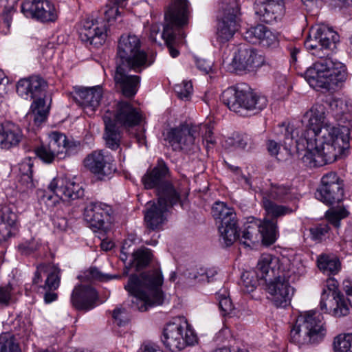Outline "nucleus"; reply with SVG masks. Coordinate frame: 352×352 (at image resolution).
Returning a JSON list of instances; mask_svg holds the SVG:
<instances>
[{"instance_id":"nucleus-44","label":"nucleus","mask_w":352,"mask_h":352,"mask_svg":"<svg viewBox=\"0 0 352 352\" xmlns=\"http://www.w3.org/2000/svg\"><path fill=\"white\" fill-rule=\"evenodd\" d=\"M219 300V307L223 316L232 317L235 315L234 308L229 298L228 292L224 289L222 292H219L216 294Z\"/></svg>"},{"instance_id":"nucleus-58","label":"nucleus","mask_w":352,"mask_h":352,"mask_svg":"<svg viewBox=\"0 0 352 352\" xmlns=\"http://www.w3.org/2000/svg\"><path fill=\"white\" fill-rule=\"evenodd\" d=\"M329 226L327 223H321L310 229V233L312 239L315 241H321L328 233Z\"/></svg>"},{"instance_id":"nucleus-50","label":"nucleus","mask_w":352,"mask_h":352,"mask_svg":"<svg viewBox=\"0 0 352 352\" xmlns=\"http://www.w3.org/2000/svg\"><path fill=\"white\" fill-rule=\"evenodd\" d=\"M258 43L265 47L275 48L278 46L279 42L277 36L265 26Z\"/></svg>"},{"instance_id":"nucleus-48","label":"nucleus","mask_w":352,"mask_h":352,"mask_svg":"<svg viewBox=\"0 0 352 352\" xmlns=\"http://www.w3.org/2000/svg\"><path fill=\"white\" fill-rule=\"evenodd\" d=\"M49 148L47 144H42L35 149L36 155L46 164L52 163L56 159L60 160L59 155H56L52 148Z\"/></svg>"},{"instance_id":"nucleus-18","label":"nucleus","mask_w":352,"mask_h":352,"mask_svg":"<svg viewBox=\"0 0 352 352\" xmlns=\"http://www.w3.org/2000/svg\"><path fill=\"white\" fill-rule=\"evenodd\" d=\"M221 14L218 16L217 34L221 42L230 40L238 30L239 24L237 19L238 8L234 1L222 2Z\"/></svg>"},{"instance_id":"nucleus-24","label":"nucleus","mask_w":352,"mask_h":352,"mask_svg":"<svg viewBox=\"0 0 352 352\" xmlns=\"http://www.w3.org/2000/svg\"><path fill=\"white\" fill-rule=\"evenodd\" d=\"M84 165L99 177L108 176L115 170L113 157L104 150L95 151L88 155L84 160Z\"/></svg>"},{"instance_id":"nucleus-39","label":"nucleus","mask_w":352,"mask_h":352,"mask_svg":"<svg viewBox=\"0 0 352 352\" xmlns=\"http://www.w3.org/2000/svg\"><path fill=\"white\" fill-rule=\"evenodd\" d=\"M22 138L21 130L12 124L0 127V147L9 149L18 145Z\"/></svg>"},{"instance_id":"nucleus-59","label":"nucleus","mask_w":352,"mask_h":352,"mask_svg":"<svg viewBox=\"0 0 352 352\" xmlns=\"http://www.w3.org/2000/svg\"><path fill=\"white\" fill-rule=\"evenodd\" d=\"M112 316L115 322L120 327L124 326L130 320L126 310L124 308H116L113 311Z\"/></svg>"},{"instance_id":"nucleus-26","label":"nucleus","mask_w":352,"mask_h":352,"mask_svg":"<svg viewBox=\"0 0 352 352\" xmlns=\"http://www.w3.org/2000/svg\"><path fill=\"white\" fill-rule=\"evenodd\" d=\"M320 308L322 311L334 317L340 318L349 314L346 300L341 292H329L321 294Z\"/></svg>"},{"instance_id":"nucleus-14","label":"nucleus","mask_w":352,"mask_h":352,"mask_svg":"<svg viewBox=\"0 0 352 352\" xmlns=\"http://www.w3.org/2000/svg\"><path fill=\"white\" fill-rule=\"evenodd\" d=\"M212 215L218 226L221 243L226 247L232 245L239 236L238 220L234 209L223 202H216L212 208Z\"/></svg>"},{"instance_id":"nucleus-2","label":"nucleus","mask_w":352,"mask_h":352,"mask_svg":"<svg viewBox=\"0 0 352 352\" xmlns=\"http://www.w3.org/2000/svg\"><path fill=\"white\" fill-rule=\"evenodd\" d=\"M163 277L160 271L152 270L140 276L131 274L124 289L131 296V307L145 311L149 307L163 302L161 286Z\"/></svg>"},{"instance_id":"nucleus-56","label":"nucleus","mask_w":352,"mask_h":352,"mask_svg":"<svg viewBox=\"0 0 352 352\" xmlns=\"http://www.w3.org/2000/svg\"><path fill=\"white\" fill-rule=\"evenodd\" d=\"M233 141L235 146L243 149H250L254 145L253 138L248 134L236 135Z\"/></svg>"},{"instance_id":"nucleus-15","label":"nucleus","mask_w":352,"mask_h":352,"mask_svg":"<svg viewBox=\"0 0 352 352\" xmlns=\"http://www.w3.org/2000/svg\"><path fill=\"white\" fill-rule=\"evenodd\" d=\"M161 340L166 349L174 352L184 349L187 345H193L197 342V336L187 323L183 326L180 323L170 322L164 328Z\"/></svg>"},{"instance_id":"nucleus-51","label":"nucleus","mask_w":352,"mask_h":352,"mask_svg":"<svg viewBox=\"0 0 352 352\" xmlns=\"http://www.w3.org/2000/svg\"><path fill=\"white\" fill-rule=\"evenodd\" d=\"M256 274L255 272H245L241 275V283L242 285L245 287V292H251L254 290L258 285V280L260 278L256 277L254 275Z\"/></svg>"},{"instance_id":"nucleus-33","label":"nucleus","mask_w":352,"mask_h":352,"mask_svg":"<svg viewBox=\"0 0 352 352\" xmlns=\"http://www.w3.org/2000/svg\"><path fill=\"white\" fill-rule=\"evenodd\" d=\"M168 168L162 160L157 161V165L147 170L142 178V182L146 189H155V192L168 182Z\"/></svg>"},{"instance_id":"nucleus-54","label":"nucleus","mask_w":352,"mask_h":352,"mask_svg":"<svg viewBox=\"0 0 352 352\" xmlns=\"http://www.w3.org/2000/svg\"><path fill=\"white\" fill-rule=\"evenodd\" d=\"M174 89L180 99L188 100L192 92V85L190 81H183L182 84L176 85Z\"/></svg>"},{"instance_id":"nucleus-52","label":"nucleus","mask_w":352,"mask_h":352,"mask_svg":"<svg viewBox=\"0 0 352 352\" xmlns=\"http://www.w3.org/2000/svg\"><path fill=\"white\" fill-rule=\"evenodd\" d=\"M263 30H265V26L263 25L251 27L243 33L244 38L249 43H258Z\"/></svg>"},{"instance_id":"nucleus-12","label":"nucleus","mask_w":352,"mask_h":352,"mask_svg":"<svg viewBox=\"0 0 352 352\" xmlns=\"http://www.w3.org/2000/svg\"><path fill=\"white\" fill-rule=\"evenodd\" d=\"M166 23L164 26L162 38L168 49L170 55L176 58L179 52L176 48L177 34L178 28L187 24L188 10L187 0H174L173 4L165 12Z\"/></svg>"},{"instance_id":"nucleus-13","label":"nucleus","mask_w":352,"mask_h":352,"mask_svg":"<svg viewBox=\"0 0 352 352\" xmlns=\"http://www.w3.org/2000/svg\"><path fill=\"white\" fill-rule=\"evenodd\" d=\"M48 189L53 195L43 194L40 198V203L44 204L47 209L54 208L60 199L71 202L76 199H82L84 196L82 186L64 176L54 178L49 184Z\"/></svg>"},{"instance_id":"nucleus-31","label":"nucleus","mask_w":352,"mask_h":352,"mask_svg":"<svg viewBox=\"0 0 352 352\" xmlns=\"http://www.w3.org/2000/svg\"><path fill=\"white\" fill-rule=\"evenodd\" d=\"M19 230L18 215L9 206L0 210V245L14 236Z\"/></svg>"},{"instance_id":"nucleus-43","label":"nucleus","mask_w":352,"mask_h":352,"mask_svg":"<svg viewBox=\"0 0 352 352\" xmlns=\"http://www.w3.org/2000/svg\"><path fill=\"white\" fill-rule=\"evenodd\" d=\"M60 269L54 265H47V272L45 274L46 279L43 285V289L56 290L60 285Z\"/></svg>"},{"instance_id":"nucleus-38","label":"nucleus","mask_w":352,"mask_h":352,"mask_svg":"<svg viewBox=\"0 0 352 352\" xmlns=\"http://www.w3.org/2000/svg\"><path fill=\"white\" fill-rule=\"evenodd\" d=\"M155 193L157 197L156 202L166 206L168 210L181 201L180 192L169 181L160 187Z\"/></svg>"},{"instance_id":"nucleus-47","label":"nucleus","mask_w":352,"mask_h":352,"mask_svg":"<svg viewBox=\"0 0 352 352\" xmlns=\"http://www.w3.org/2000/svg\"><path fill=\"white\" fill-rule=\"evenodd\" d=\"M0 352H21L15 338L10 333L0 335Z\"/></svg>"},{"instance_id":"nucleus-6","label":"nucleus","mask_w":352,"mask_h":352,"mask_svg":"<svg viewBox=\"0 0 352 352\" xmlns=\"http://www.w3.org/2000/svg\"><path fill=\"white\" fill-rule=\"evenodd\" d=\"M346 78V67L331 56L321 57L305 72V78L314 89H329Z\"/></svg>"},{"instance_id":"nucleus-41","label":"nucleus","mask_w":352,"mask_h":352,"mask_svg":"<svg viewBox=\"0 0 352 352\" xmlns=\"http://www.w3.org/2000/svg\"><path fill=\"white\" fill-rule=\"evenodd\" d=\"M153 257L151 250L142 248L132 252L131 265L136 271H140L148 265Z\"/></svg>"},{"instance_id":"nucleus-55","label":"nucleus","mask_w":352,"mask_h":352,"mask_svg":"<svg viewBox=\"0 0 352 352\" xmlns=\"http://www.w3.org/2000/svg\"><path fill=\"white\" fill-rule=\"evenodd\" d=\"M348 211L345 208L328 211L327 217L329 221L336 228L340 227V220L348 216Z\"/></svg>"},{"instance_id":"nucleus-28","label":"nucleus","mask_w":352,"mask_h":352,"mask_svg":"<svg viewBox=\"0 0 352 352\" xmlns=\"http://www.w3.org/2000/svg\"><path fill=\"white\" fill-rule=\"evenodd\" d=\"M98 295L90 285L76 286L71 295L72 306L78 311H88L96 306Z\"/></svg>"},{"instance_id":"nucleus-64","label":"nucleus","mask_w":352,"mask_h":352,"mask_svg":"<svg viewBox=\"0 0 352 352\" xmlns=\"http://www.w3.org/2000/svg\"><path fill=\"white\" fill-rule=\"evenodd\" d=\"M343 289L347 296L346 301L352 307V283L349 280H344Z\"/></svg>"},{"instance_id":"nucleus-42","label":"nucleus","mask_w":352,"mask_h":352,"mask_svg":"<svg viewBox=\"0 0 352 352\" xmlns=\"http://www.w3.org/2000/svg\"><path fill=\"white\" fill-rule=\"evenodd\" d=\"M263 207L267 214L274 219L283 217L293 212V210L288 206L278 205L266 197H263Z\"/></svg>"},{"instance_id":"nucleus-10","label":"nucleus","mask_w":352,"mask_h":352,"mask_svg":"<svg viewBox=\"0 0 352 352\" xmlns=\"http://www.w3.org/2000/svg\"><path fill=\"white\" fill-rule=\"evenodd\" d=\"M147 54L141 50L140 38L133 34L120 36L116 56V65L126 66L135 72H141L151 65Z\"/></svg>"},{"instance_id":"nucleus-3","label":"nucleus","mask_w":352,"mask_h":352,"mask_svg":"<svg viewBox=\"0 0 352 352\" xmlns=\"http://www.w3.org/2000/svg\"><path fill=\"white\" fill-rule=\"evenodd\" d=\"M299 124L300 136L306 138H312L319 141H326L335 143L337 138H343V129H348L349 137L350 129L346 125L340 127L332 126L326 121L325 107L323 104L316 103L307 111L301 121L293 122ZM350 140V138H349Z\"/></svg>"},{"instance_id":"nucleus-37","label":"nucleus","mask_w":352,"mask_h":352,"mask_svg":"<svg viewBox=\"0 0 352 352\" xmlns=\"http://www.w3.org/2000/svg\"><path fill=\"white\" fill-rule=\"evenodd\" d=\"M47 144L59 159H63L67 155H70L74 150L76 145L74 142H69L66 135L58 131H53L49 134V142Z\"/></svg>"},{"instance_id":"nucleus-46","label":"nucleus","mask_w":352,"mask_h":352,"mask_svg":"<svg viewBox=\"0 0 352 352\" xmlns=\"http://www.w3.org/2000/svg\"><path fill=\"white\" fill-rule=\"evenodd\" d=\"M127 0H109L104 12V20L108 23L116 19L120 13L119 8H122Z\"/></svg>"},{"instance_id":"nucleus-60","label":"nucleus","mask_w":352,"mask_h":352,"mask_svg":"<svg viewBox=\"0 0 352 352\" xmlns=\"http://www.w3.org/2000/svg\"><path fill=\"white\" fill-rule=\"evenodd\" d=\"M32 166L30 163H23L20 167L21 170H25V173H23L22 179L25 180L27 182L28 188H32L34 186V184L32 179Z\"/></svg>"},{"instance_id":"nucleus-30","label":"nucleus","mask_w":352,"mask_h":352,"mask_svg":"<svg viewBox=\"0 0 352 352\" xmlns=\"http://www.w3.org/2000/svg\"><path fill=\"white\" fill-rule=\"evenodd\" d=\"M102 97L101 87L80 88L76 90L74 98L87 114H93L98 107Z\"/></svg>"},{"instance_id":"nucleus-11","label":"nucleus","mask_w":352,"mask_h":352,"mask_svg":"<svg viewBox=\"0 0 352 352\" xmlns=\"http://www.w3.org/2000/svg\"><path fill=\"white\" fill-rule=\"evenodd\" d=\"M277 222L274 219H261L251 218L243 224L241 235L239 230L236 240L245 247L254 248L259 242L266 246L273 244L277 238Z\"/></svg>"},{"instance_id":"nucleus-45","label":"nucleus","mask_w":352,"mask_h":352,"mask_svg":"<svg viewBox=\"0 0 352 352\" xmlns=\"http://www.w3.org/2000/svg\"><path fill=\"white\" fill-rule=\"evenodd\" d=\"M318 268L324 273L336 274L340 268V262L329 256L322 255L317 261Z\"/></svg>"},{"instance_id":"nucleus-19","label":"nucleus","mask_w":352,"mask_h":352,"mask_svg":"<svg viewBox=\"0 0 352 352\" xmlns=\"http://www.w3.org/2000/svg\"><path fill=\"white\" fill-rule=\"evenodd\" d=\"M343 185L337 174L333 172L324 175L321 185L317 189L316 197L324 204L331 206L340 203L344 196Z\"/></svg>"},{"instance_id":"nucleus-34","label":"nucleus","mask_w":352,"mask_h":352,"mask_svg":"<svg viewBox=\"0 0 352 352\" xmlns=\"http://www.w3.org/2000/svg\"><path fill=\"white\" fill-rule=\"evenodd\" d=\"M278 259L271 254H263L257 263L255 272L257 277L265 279L266 282L277 276L278 272H286L278 265Z\"/></svg>"},{"instance_id":"nucleus-57","label":"nucleus","mask_w":352,"mask_h":352,"mask_svg":"<svg viewBox=\"0 0 352 352\" xmlns=\"http://www.w3.org/2000/svg\"><path fill=\"white\" fill-rule=\"evenodd\" d=\"M13 300V288L8 284L0 287V306H8Z\"/></svg>"},{"instance_id":"nucleus-61","label":"nucleus","mask_w":352,"mask_h":352,"mask_svg":"<svg viewBox=\"0 0 352 352\" xmlns=\"http://www.w3.org/2000/svg\"><path fill=\"white\" fill-rule=\"evenodd\" d=\"M212 60H208L202 58L196 59L197 67L205 74H208L212 72Z\"/></svg>"},{"instance_id":"nucleus-7","label":"nucleus","mask_w":352,"mask_h":352,"mask_svg":"<svg viewBox=\"0 0 352 352\" xmlns=\"http://www.w3.org/2000/svg\"><path fill=\"white\" fill-rule=\"evenodd\" d=\"M326 333L323 316L316 310L305 311L298 317L290 331V340L300 346L318 344Z\"/></svg>"},{"instance_id":"nucleus-17","label":"nucleus","mask_w":352,"mask_h":352,"mask_svg":"<svg viewBox=\"0 0 352 352\" xmlns=\"http://www.w3.org/2000/svg\"><path fill=\"white\" fill-rule=\"evenodd\" d=\"M292 273L296 272L292 269L287 272H278L277 276L267 281V292L270 294V299L277 307H285L289 305L292 296L294 294V288L291 287L289 279Z\"/></svg>"},{"instance_id":"nucleus-32","label":"nucleus","mask_w":352,"mask_h":352,"mask_svg":"<svg viewBox=\"0 0 352 352\" xmlns=\"http://www.w3.org/2000/svg\"><path fill=\"white\" fill-rule=\"evenodd\" d=\"M169 210L155 201L148 203L144 211V223L149 231H159L167 221Z\"/></svg>"},{"instance_id":"nucleus-23","label":"nucleus","mask_w":352,"mask_h":352,"mask_svg":"<svg viewBox=\"0 0 352 352\" xmlns=\"http://www.w3.org/2000/svg\"><path fill=\"white\" fill-rule=\"evenodd\" d=\"M255 14L265 23H273L283 18L285 12V0H256Z\"/></svg>"},{"instance_id":"nucleus-21","label":"nucleus","mask_w":352,"mask_h":352,"mask_svg":"<svg viewBox=\"0 0 352 352\" xmlns=\"http://www.w3.org/2000/svg\"><path fill=\"white\" fill-rule=\"evenodd\" d=\"M110 206L102 202H91L84 210V218L89 227L94 231L100 230L104 233L111 228Z\"/></svg>"},{"instance_id":"nucleus-40","label":"nucleus","mask_w":352,"mask_h":352,"mask_svg":"<svg viewBox=\"0 0 352 352\" xmlns=\"http://www.w3.org/2000/svg\"><path fill=\"white\" fill-rule=\"evenodd\" d=\"M264 197L282 202L291 201L294 197L291 188L284 185H272Z\"/></svg>"},{"instance_id":"nucleus-29","label":"nucleus","mask_w":352,"mask_h":352,"mask_svg":"<svg viewBox=\"0 0 352 352\" xmlns=\"http://www.w3.org/2000/svg\"><path fill=\"white\" fill-rule=\"evenodd\" d=\"M130 70L126 66L116 65L113 75L116 87L126 98H132L136 94L140 82L139 76L127 73Z\"/></svg>"},{"instance_id":"nucleus-27","label":"nucleus","mask_w":352,"mask_h":352,"mask_svg":"<svg viewBox=\"0 0 352 352\" xmlns=\"http://www.w3.org/2000/svg\"><path fill=\"white\" fill-rule=\"evenodd\" d=\"M265 62L264 57L252 47H241L235 54L232 64L236 69L253 72L261 67Z\"/></svg>"},{"instance_id":"nucleus-49","label":"nucleus","mask_w":352,"mask_h":352,"mask_svg":"<svg viewBox=\"0 0 352 352\" xmlns=\"http://www.w3.org/2000/svg\"><path fill=\"white\" fill-rule=\"evenodd\" d=\"M333 346L335 352H352V333L337 336Z\"/></svg>"},{"instance_id":"nucleus-16","label":"nucleus","mask_w":352,"mask_h":352,"mask_svg":"<svg viewBox=\"0 0 352 352\" xmlns=\"http://www.w3.org/2000/svg\"><path fill=\"white\" fill-rule=\"evenodd\" d=\"M313 36L309 35L305 45L307 50L312 51L311 54L321 57L329 56L330 51L336 47V44L339 41V35L331 28L324 25L318 26Z\"/></svg>"},{"instance_id":"nucleus-22","label":"nucleus","mask_w":352,"mask_h":352,"mask_svg":"<svg viewBox=\"0 0 352 352\" xmlns=\"http://www.w3.org/2000/svg\"><path fill=\"white\" fill-rule=\"evenodd\" d=\"M21 8L26 17L43 23L54 21L57 18L54 4L47 0H25Z\"/></svg>"},{"instance_id":"nucleus-63","label":"nucleus","mask_w":352,"mask_h":352,"mask_svg":"<svg viewBox=\"0 0 352 352\" xmlns=\"http://www.w3.org/2000/svg\"><path fill=\"white\" fill-rule=\"evenodd\" d=\"M54 228L58 231H64L67 228V220L65 217H56L53 219Z\"/></svg>"},{"instance_id":"nucleus-36","label":"nucleus","mask_w":352,"mask_h":352,"mask_svg":"<svg viewBox=\"0 0 352 352\" xmlns=\"http://www.w3.org/2000/svg\"><path fill=\"white\" fill-rule=\"evenodd\" d=\"M323 102L329 107L333 116L340 124H344L352 120L351 107L347 101L328 96Z\"/></svg>"},{"instance_id":"nucleus-20","label":"nucleus","mask_w":352,"mask_h":352,"mask_svg":"<svg viewBox=\"0 0 352 352\" xmlns=\"http://www.w3.org/2000/svg\"><path fill=\"white\" fill-rule=\"evenodd\" d=\"M105 113L111 114L113 122L123 129L141 125L144 121L140 111L128 101L118 102L112 111L107 110Z\"/></svg>"},{"instance_id":"nucleus-62","label":"nucleus","mask_w":352,"mask_h":352,"mask_svg":"<svg viewBox=\"0 0 352 352\" xmlns=\"http://www.w3.org/2000/svg\"><path fill=\"white\" fill-rule=\"evenodd\" d=\"M89 275L92 278L96 280H98L100 281L110 280L114 278H118V276H109L108 274H105L102 273L98 268L96 267H91L89 270Z\"/></svg>"},{"instance_id":"nucleus-8","label":"nucleus","mask_w":352,"mask_h":352,"mask_svg":"<svg viewBox=\"0 0 352 352\" xmlns=\"http://www.w3.org/2000/svg\"><path fill=\"white\" fill-rule=\"evenodd\" d=\"M46 87V81L38 76L21 79L16 84V92L21 97L26 100H34L31 109L34 122L36 126L47 119L48 111L44 99Z\"/></svg>"},{"instance_id":"nucleus-1","label":"nucleus","mask_w":352,"mask_h":352,"mask_svg":"<svg viewBox=\"0 0 352 352\" xmlns=\"http://www.w3.org/2000/svg\"><path fill=\"white\" fill-rule=\"evenodd\" d=\"M342 130L344 138H337L335 143L300 136L299 124L283 122L277 126L275 133L284 148L289 152L295 149L306 166H320L333 162L349 148L348 129Z\"/></svg>"},{"instance_id":"nucleus-9","label":"nucleus","mask_w":352,"mask_h":352,"mask_svg":"<svg viewBox=\"0 0 352 352\" xmlns=\"http://www.w3.org/2000/svg\"><path fill=\"white\" fill-rule=\"evenodd\" d=\"M199 132L201 133L203 140L206 142L207 147H209V144H216V140L213 136V127L209 124H201L199 126L181 124L177 127L171 128L167 133L166 140L174 151L187 152L192 148Z\"/></svg>"},{"instance_id":"nucleus-53","label":"nucleus","mask_w":352,"mask_h":352,"mask_svg":"<svg viewBox=\"0 0 352 352\" xmlns=\"http://www.w3.org/2000/svg\"><path fill=\"white\" fill-rule=\"evenodd\" d=\"M47 272V265L41 264L37 266L32 278V289L38 291L41 288L43 289V285H41V283L43 282V278L45 276Z\"/></svg>"},{"instance_id":"nucleus-35","label":"nucleus","mask_w":352,"mask_h":352,"mask_svg":"<svg viewBox=\"0 0 352 352\" xmlns=\"http://www.w3.org/2000/svg\"><path fill=\"white\" fill-rule=\"evenodd\" d=\"M104 123V132L103 139L107 148L115 151L120 146L124 130L116 124L113 120L112 116L109 113H104L103 116Z\"/></svg>"},{"instance_id":"nucleus-5","label":"nucleus","mask_w":352,"mask_h":352,"mask_svg":"<svg viewBox=\"0 0 352 352\" xmlns=\"http://www.w3.org/2000/svg\"><path fill=\"white\" fill-rule=\"evenodd\" d=\"M221 100L230 110L243 117L258 113L267 104L265 96L255 93L245 84L226 89L221 94Z\"/></svg>"},{"instance_id":"nucleus-4","label":"nucleus","mask_w":352,"mask_h":352,"mask_svg":"<svg viewBox=\"0 0 352 352\" xmlns=\"http://www.w3.org/2000/svg\"><path fill=\"white\" fill-rule=\"evenodd\" d=\"M299 124L300 136L306 138H312L319 141H326L335 143L337 138H343V129H348L349 137L350 129L346 125L340 127L332 126L326 121L325 107L323 104L316 103L307 111L301 121L293 122ZM350 140V138H349Z\"/></svg>"},{"instance_id":"nucleus-25","label":"nucleus","mask_w":352,"mask_h":352,"mask_svg":"<svg viewBox=\"0 0 352 352\" xmlns=\"http://www.w3.org/2000/svg\"><path fill=\"white\" fill-rule=\"evenodd\" d=\"M79 38L82 42L99 47L103 45L108 36L106 24L96 23L89 19L81 23L78 30Z\"/></svg>"}]
</instances>
